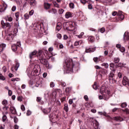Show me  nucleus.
<instances>
[{"mask_svg":"<svg viewBox=\"0 0 129 129\" xmlns=\"http://www.w3.org/2000/svg\"><path fill=\"white\" fill-rule=\"evenodd\" d=\"M63 68L67 73H72L73 72V68L75 70H76L78 68V64H74L72 59L68 58L66 59Z\"/></svg>","mask_w":129,"mask_h":129,"instance_id":"obj_1","label":"nucleus"},{"mask_svg":"<svg viewBox=\"0 0 129 129\" xmlns=\"http://www.w3.org/2000/svg\"><path fill=\"white\" fill-rule=\"evenodd\" d=\"M33 72V73H35L36 75L37 73H39V72H41V68L40 66L38 64L35 65L32 71L29 68L26 71V73H27L28 76H30V75H31V74H32Z\"/></svg>","mask_w":129,"mask_h":129,"instance_id":"obj_2","label":"nucleus"},{"mask_svg":"<svg viewBox=\"0 0 129 129\" xmlns=\"http://www.w3.org/2000/svg\"><path fill=\"white\" fill-rule=\"evenodd\" d=\"M115 71H116V70H112L108 75L109 81L111 84L116 83V81L113 78V77L115 76V75L114 74V73H115Z\"/></svg>","mask_w":129,"mask_h":129,"instance_id":"obj_3","label":"nucleus"},{"mask_svg":"<svg viewBox=\"0 0 129 129\" xmlns=\"http://www.w3.org/2000/svg\"><path fill=\"white\" fill-rule=\"evenodd\" d=\"M1 25L3 29H4L5 30H7V31H10L12 28V25L9 22L5 23V21L4 20L1 21Z\"/></svg>","mask_w":129,"mask_h":129,"instance_id":"obj_4","label":"nucleus"},{"mask_svg":"<svg viewBox=\"0 0 129 129\" xmlns=\"http://www.w3.org/2000/svg\"><path fill=\"white\" fill-rule=\"evenodd\" d=\"M108 73V71L107 70L103 69L99 72V77L100 79H104L105 78V75H107Z\"/></svg>","mask_w":129,"mask_h":129,"instance_id":"obj_5","label":"nucleus"},{"mask_svg":"<svg viewBox=\"0 0 129 129\" xmlns=\"http://www.w3.org/2000/svg\"><path fill=\"white\" fill-rule=\"evenodd\" d=\"M18 47H21V42H18L17 43V44H14L11 46L12 51L13 52H16L18 49Z\"/></svg>","mask_w":129,"mask_h":129,"instance_id":"obj_6","label":"nucleus"},{"mask_svg":"<svg viewBox=\"0 0 129 129\" xmlns=\"http://www.w3.org/2000/svg\"><path fill=\"white\" fill-rule=\"evenodd\" d=\"M107 91H108V90H107V88L105 86H102L101 88L100 92L101 94L104 95V94H106L107 93Z\"/></svg>","mask_w":129,"mask_h":129,"instance_id":"obj_7","label":"nucleus"},{"mask_svg":"<svg viewBox=\"0 0 129 129\" xmlns=\"http://www.w3.org/2000/svg\"><path fill=\"white\" fill-rule=\"evenodd\" d=\"M14 39H15V35L13 34H9L7 37V41L9 42H13Z\"/></svg>","mask_w":129,"mask_h":129,"instance_id":"obj_8","label":"nucleus"},{"mask_svg":"<svg viewBox=\"0 0 129 129\" xmlns=\"http://www.w3.org/2000/svg\"><path fill=\"white\" fill-rule=\"evenodd\" d=\"M110 91H107V93L106 94H104V98L103 99L104 100H108L109 99V98L110 97Z\"/></svg>","mask_w":129,"mask_h":129,"instance_id":"obj_9","label":"nucleus"},{"mask_svg":"<svg viewBox=\"0 0 129 129\" xmlns=\"http://www.w3.org/2000/svg\"><path fill=\"white\" fill-rule=\"evenodd\" d=\"M7 8H8V5H7V4H4L2 6H1L0 13H3V12H5V11L7 10Z\"/></svg>","mask_w":129,"mask_h":129,"instance_id":"obj_10","label":"nucleus"},{"mask_svg":"<svg viewBox=\"0 0 129 129\" xmlns=\"http://www.w3.org/2000/svg\"><path fill=\"white\" fill-rule=\"evenodd\" d=\"M37 53H38V51H37V50H34L33 52H31L29 55L30 58L33 59L34 57L36 56V55H37Z\"/></svg>","mask_w":129,"mask_h":129,"instance_id":"obj_11","label":"nucleus"},{"mask_svg":"<svg viewBox=\"0 0 129 129\" xmlns=\"http://www.w3.org/2000/svg\"><path fill=\"white\" fill-rule=\"evenodd\" d=\"M124 41H129V32H126L123 35Z\"/></svg>","mask_w":129,"mask_h":129,"instance_id":"obj_12","label":"nucleus"},{"mask_svg":"<svg viewBox=\"0 0 129 129\" xmlns=\"http://www.w3.org/2000/svg\"><path fill=\"white\" fill-rule=\"evenodd\" d=\"M93 126H94V128L97 129V128H98V127H99V124L98 122L97 121V120H94L93 121Z\"/></svg>","mask_w":129,"mask_h":129,"instance_id":"obj_13","label":"nucleus"},{"mask_svg":"<svg viewBox=\"0 0 129 129\" xmlns=\"http://www.w3.org/2000/svg\"><path fill=\"white\" fill-rule=\"evenodd\" d=\"M128 81H129V80L127 79V78H126V77H124L123 78L122 83L123 85L125 86V85H127V83L128 82Z\"/></svg>","mask_w":129,"mask_h":129,"instance_id":"obj_14","label":"nucleus"},{"mask_svg":"<svg viewBox=\"0 0 129 129\" xmlns=\"http://www.w3.org/2000/svg\"><path fill=\"white\" fill-rule=\"evenodd\" d=\"M95 51V48H86V53H92V52H94Z\"/></svg>","mask_w":129,"mask_h":129,"instance_id":"obj_15","label":"nucleus"},{"mask_svg":"<svg viewBox=\"0 0 129 129\" xmlns=\"http://www.w3.org/2000/svg\"><path fill=\"white\" fill-rule=\"evenodd\" d=\"M10 112L12 114H16L17 113V110L16 109V108L15 107H13L11 106L10 108Z\"/></svg>","mask_w":129,"mask_h":129,"instance_id":"obj_16","label":"nucleus"},{"mask_svg":"<svg viewBox=\"0 0 129 129\" xmlns=\"http://www.w3.org/2000/svg\"><path fill=\"white\" fill-rule=\"evenodd\" d=\"M117 16L119 19V20H123L124 19V16L122 14L121 11H119L117 13Z\"/></svg>","mask_w":129,"mask_h":129,"instance_id":"obj_17","label":"nucleus"},{"mask_svg":"<svg viewBox=\"0 0 129 129\" xmlns=\"http://www.w3.org/2000/svg\"><path fill=\"white\" fill-rule=\"evenodd\" d=\"M40 62L41 64H43L44 65H46L48 63V60H47L45 58H43V57H41L40 58Z\"/></svg>","mask_w":129,"mask_h":129,"instance_id":"obj_18","label":"nucleus"},{"mask_svg":"<svg viewBox=\"0 0 129 129\" xmlns=\"http://www.w3.org/2000/svg\"><path fill=\"white\" fill-rule=\"evenodd\" d=\"M51 112V108H48L46 109H44L43 110V113H45V114H48V113H49V112Z\"/></svg>","mask_w":129,"mask_h":129,"instance_id":"obj_19","label":"nucleus"},{"mask_svg":"<svg viewBox=\"0 0 129 129\" xmlns=\"http://www.w3.org/2000/svg\"><path fill=\"white\" fill-rule=\"evenodd\" d=\"M61 26H62V24H61V23L58 22L57 23L56 27V31L59 32V31H60V30H61Z\"/></svg>","mask_w":129,"mask_h":129,"instance_id":"obj_20","label":"nucleus"},{"mask_svg":"<svg viewBox=\"0 0 129 129\" xmlns=\"http://www.w3.org/2000/svg\"><path fill=\"white\" fill-rule=\"evenodd\" d=\"M7 46V45L5 43H2L0 44V52H3L4 49L6 48Z\"/></svg>","mask_w":129,"mask_h":129,"instance_id":"obj_21","label":"nucleus"},{"mask_svg":"<svg viewBox=\"0 0 129 129\" xmlns=\"http://www.w3.org/2000/svg\"><path fill=\"white\" fill-rule=\"evenodd\" d=\"M2 108H3V110H4V111H5L4 112V113L5 114H8V109H9V106H4Z\"/></svg>","mask_w":129,"mask_h":129,"instance_id":"obj_22","label":"nucleus"},{"mask_svg":"<svg viewBox=\"0 0 129 129\" xmlns=\"http://www.w3.org/2000/svg\"><path fill=\"white\" fill-rule=\"evenodd\" d=\"M5 112H3V116L2 117V119L3 122H5V121H7L8 120V117H7V115H5Z\"/></svg>","mask_w":129,"mask_h":129,"instance_id":"obj_23","label":"nucleus"},{"mask_svg":"<svg viewBox=\"0 0 129 129\" xmlns=\"http://www.w3.org/2000/svg\"><path fill=\"white\" fill-rule=\"evenodd\" d=\"M50 7H51V4L47 3H44V8L45 10H49L50 9Z\"/></svg>","mask_w":129,"mask_h":129,"instance_id":"obj_24","label":"nucleus"},{"mask_svg":"<svg viewBox=\"0 0 129 129\" xmlns=\"http://www.w3.org/2000/svg\"><path fill=\"white\" fill-rule=\"evenodd\" d=\"M101 66L104 67L105 69H108V67H109V65L107 63V62H104L102 63Z\"/></svg>","mask_w":129,"mask_h":129,"instance_id":"obj_25","label":"nucleus"},{"mask_svg":"<svg viewBox=\"0 0 129 129\" xmlns=\"http://www.w3.org/2000/svg\"><path fill=\"white\" fill-rule=\"evenodd\" d=\"M109 66H110V69L111 71L112 70H115V69H114V63H113V62H111L109 64Z\"/></svg>","mask_w":129,"mask_h":129,"instance_id":"obj_26","label":"nucleus"},{"mask_svg":"<svg viewBox=\"0 0 129 129\" xmlns=\"http://www.w3.org/2000/svg\"><path fill=\"white\" fill-rule=\"evenodd\" d=\"M65 17L66 19H69V18H71L72 17V14H71V13L68 12L66 14Z\"/></svg>","mask_w":129,"mask_h":129,"instance_id":"obj_27","label":"nucleus"},{"mask_svg":"<svg viewBox=\"0 0 129 129\" xmlns=\"http://www.w3.org/2000/svg\"><path fill=\"white\" fill-rule=\"evenodd\" d=\"M37 5V2H36V0H31L30 1V6H36Z\"/></svg>","mask_w":129,"mask_h":129,"instance_id":"obj_28","label":"nucleus"},{"mask_svg":"<svg viewBox=\"0 0 129 129\" xmlns=\"http://www.w3.org/2000/svg\"><path fill=\"white\" fill-rule=\"evenodd\" d=\"M115 120H116V121H122L123 118H121V117H115Z\"/></svg>","mask_w":129,"mask_h":129,"instance_id":"obj_29","label":"nucleus"},{"mask_svg":"<svg viewBox=\"0 0 129 129\" xmlns=\"http://www.w3.org/2000/svg\"><path fill=\"white\" fill-rule=\"evenodd\" d=\"M81 44H82V41L80 40L79 41H76L75 42V46H80V45H81Z\"/></svg>","mask_w":129,"mask_h":129,"instance_id":"obj_30","label":"nucleus"},{"mask_svg":"<svg viewBox=\"0 0 129 129\" xmlns=\"http://www.w3.org/2000/svg\"><path fill=\"white\" fill-rule=\"evenodd\" d=\"M72 88L71 87H67L66 89V93H70L71 92V90Z\"/></svg>","mask_w":129,"mask_h":129,"instance_id":"obj_31","label":"nucleus"},{"mask_svg":"<svg viewBox=\"0 0 129 129\" xmlns=\"http://www.w3.org/2000/svg\"><path fill=\"white\" fill-rule=\"evenodd\" d=\"M48 13L49 14H51V13H52V14H56V13H57V10L56 9H52L51 10L49 11Z\"/></svg>","mask_w":129,"mask_h":129,"instance_id":"obj_32","label":"nucleus"},{"mask_svg":"<svg viewBox=\"0 0 129 129\" xmlns=\"http://www.w3.org/2000/svg\"><path fill=\"white\" fill-rule=\"evenodd\" d=\"M64 109L67 112L68 111V110H69V108H68V104H64Z\"/></svg>","mask_w":129,"mask_h":129,"instance_id":"obj_33","label":"nucleus"},{"mask_svg":"<svg viewBox=\"0 0 129 129\" xmlns=\"http://www.w3.org/2000/svg\"><path fill=\"white\" fill-rule=\"evenodd\" d=\"M45 67L47 68V69H52V65L49 64V62H47L46 64H45Z\"/></svg>","mask_w":129,"mask_h":129,"instance_id":"obj_34","label":"nucleus"},{"mask_svg":"<svg viewBox=\"0 0 129 129\" xmlns=\"http://www.w3.org/2000/svg\"><path fill=\"white\" fill-rule=\"evenodd\" d=\"M19 67H20V63L16 62V65L15 66V69L16 71H18Z\"/></svg>","mask_w":129,"mask_h":129,"instance_id":"obj_35","label":"nucleus"},{"mask_svg":"<svg viewBox=\"0 0 129 129\" xmlns=\"http://www.w3.org/2000/svg\"><path fill=\"white\" fill-rule=\"evenodd\" d=\"M88 40L90 42H94V37L93 36H89Z\"/></svg>","mask_w":129,"mask_h":129,"instance_id":"obj_36","label":"nucleus"},{"mask_svg":"<svg viewBox=\"0 0 129 129\" xmlns=\"http://www.w3.org/2000/svg\"><path fill=\"white\" fill-rule=\"evenodd\" d=\"M16 20V21H19V18L20 17V13L19 12H17L15 14Z\"/></svg>","mask_w":129,"mask_h":129,"instance_id":"obj_37","label":"nucleus"},{"mask_svg":"<svg viewBox=\"0 0 129 129\" xmlns=\"http://www.w3.org/2000/svg\"><path fill=\"white\" fill-rule=\"evenodd\" d=\"M53 6L55 7V8H57L59 9L60 8V6H59V4L56 2V1H53Z\"/></svg>","mask_w":129,"mask_h":129,"instance_id":"obj_38","label":"nucleus"},{"mask_svg":"<svg viewBox=\"0 0 129 129\" xmlns=\"http://www.w3.org/2000/svg\"><path fill=\"white\" fill-rule=\"evenodd\" d=\"M93 88L96 90V89H98V87L97 86V83L95 82L93 86Z\"/></svg>","mask_w":129,"mask_h":129,"instance_id":"obj_39","label":"nucleus"},{"mask_svg":"<svg viewBox=\"0 0 129 129\" xmlns=\"http://www.w3.org/2000/svg\"><path fill=\"white\" fill-rule=\"evenodd\" d=\"M88 2H89V0H80V2L83 5H85V4H86V3H88Z\"/></svg>","mask_w":129,"mask_h":129,"instance_id":"obj_40","label":"nucleus"},{"mask_svg":"<svg viewBox=\"0 0 129 129\" xmlns=\"http://www.w3.org/2000/svg\"><path fill=\"white\" fill-rule=\"evenodd\" d=\"M7 19L8 22H13V18L12 17L8 16Z\"/></svg>","mask_w":129,"mask_h":129,"instance_id":"obj_41","label":"nucleus"},{"mask_svg":"<svg viewBox=\"0 0 129 129\" xmlns=\"http://www.w3.org/2000/svg\"><path fill=\"white\" fill-rule=\"evenodd\" d=\"M42 54H43V52H42V50H39L38 51V56H39V57L40 58L43 57V56L42 55Z\"/></svg>","mask_w":129,"mask_h":129,"instance_id":"obj_42","label":"nucleus"},{"mask_svg":"<svg viewBox=\"0 0 129 129\" xmlns=\"http://www.w3.org/2000/svg\"><path fill=\"white\" fill-rule=\"evenodd\" d=\"M25 20H29V18H30V16H29V14H25L24 16Z\"/></svg>","mask_w":129,"mask_h":129,"instance_id":"obj_43","label":"nucleus"},{"mask_svg":"<svg viewBox=\"0 0 129 129\" xmlns=\"http://www.w3.org/2000/svg\"><path fill=\"white\" fill-rule=\"evenodd\" d=\"M2 104L3 105H4V106H7V104H8V101L7 100H4L3 102H2Z\"/></svg>","mask_w":129,"mask_h":129,"instance_id":"obj_44","label":"nucleus"},{"mask_svg":"<svg viewBox=\"0 0 129 129\" xmlns=\"http://www.w3.org/2000/svg\"><path fill=\"white\" fill-rule=\"evenodd\" d=\"M13 2H16L17 5H21V4L22 3V0H14Z\"/></svg>","mask_w":129,"mask_h":129,"instance_id":"obj_45","label":"nucleus"},{"mask_svg":"<svg viewBox=\"0 0 129 129\" xmlns=\"http://www.w3.org/2000/svg\"><path fill=\"white\" fill-rule=\"evenodd\" d=\"M114 62L115 63H118L119 62V58L118 57L114 58Z\"/></svg>","mask_w":129,"mask_h":129,"instance_id":"obj_46","label":"nucleus"},{"mask_svg":"<svg viewBox=\"0 0 129 129\" xmlns=\"http://www.w3.org/2000/svg\"><path fill=\"white\" fill-rule=\"evenodd\" d=\"M20 80H21L20 79V78H12L11 79V81H13V82H15V81H20Z\"/></svg>","mask_w":129,"mask_h":129,"instance_id":"obj_47","label":"nucleus"},{"mask_svg":"<svg viewBox=\"0 0 129 129\" xmlns=\"http://www.w3.org/2000/svg\"><path fill=\"white\" fill-rule=\"evenodd\" d=\"M93 61L95 62V63H98V61H99V58H98V57H94Z\"/></svg>","mask_w":129,"mask_h":129,"instance_id":"obj_48","label":"nucleus"},{"mask_svg":"<svg viewBox=\"0 0 129 129\" xmlns=\"http://www.w3.org/2000/svg\"><path fill=\"white\" fill-rule=\"evenodd\" d=\"M119 50H120V52H122V53H123V52H124L125 51V48H124V47L121 46L119 48Z\"/></svg>","mask_w":129,"mask_h":129,"instance_id":"obj_49","label":"nucleus"},{"mask_svg":"<svg viewBox=\"0 0 129 129\" xmlns=\"http://www.w3.org/2000/svg\"><path fill=\"white\" fill-rule=\"evenodd\" d=\"M16 10H17V6H13L11 9L12 12H16Z\"/></svg>","mask_w":129,"mask_h":129,"instance_id":"obj_50","label":"nucleus"},{"mask_svg":"<svg viewBox=\"0 0 129 129\" xmlns=\"http://www.w3.org/2000/svg\"><path fill=\"white\" fill-rule=\"evenodd\" d=\"M48 57H49V59H51L52 62H54V61H55V57H54V56H49V55H48Z\"/></svg>","mask_w":129,"mask_h":129,"instance_id":"obj_51","label":"nucleus"},{"mask_svg":"<svg viewBox=\"0 0 129 129\" xmlns=\"http://www.w3.org/2000/svg\"><path fill=\"white\" fill-rule=\"evenodd\" d=\"M127 105V104H126V103H123L121 104V106L123 108H124V107H126Z\"/></svg>","mask_w":129,"mask_h":129,"instance_id":"obj_52","label":"nucleus"},{"mask_svg":"<svg viewBox=\"0 0 129 129\" xmlns=\"http://www.w3.org/2000/svg\"><path fill=\"white\" fill-rule=\"evenodd\" d=\"M0 80H6V78L2 74H0Z\"/></svg>","mask_w":129,"mask_h":129,"instance_id":"obj_53","label":"nucleus"},{"mask_svg":"<svg viewBox=\"0 0 129 129\" xmlns=\"http://www.w3.org/2000/svg\"><path fill=\"white\" fill-rule=\"evenodd\" d=\"M69 6H70V8H71V9H74V4L71 3L69 4Z\"/></svg>","mask_w":129,"mask_h":129,"instance_id":"obj_54","label":"nucleus"},{"mask_svg":"<svg viewBox=\"0 0 129 129\" xmlns=\"http://www.w3.org/2000/svg\"><path fill=\"white\" fill-rule=\"evenodd\" d=\"M100 32L102 33H104V32H105V28L102 27V28L100 29Z\"/></svg>","mask_w":129,"mask_h":129,"instance_id":"obj_55","label":"nucleus"},{"mask_svg":"<svg viewBox=\"0 0 129 129\" xmlns=\"http://www.w3.org/2000/svg\"><path fill=\"white\" fill-rule=\"evenodd\" d=\"M122 111H124V112H125L126 113V114H129V110L128 109H123Z\"/></svg>","mask_w":129,"mask_h":129,"instance_id":"obj_56","label":"nucleus"},{"mask_svg":"<svg viewBox=\"0 0 129 129\" xmlns=\"http://www.w3.org/2000/svg\"><path fill=\"white\" fill-rule=\"evenodd\" d=\"M50 86L51 87V88H53V87H55V83H54L53 82H51L50 84Z\"/></svg>","mask_w":129,"mask_h":129,"instance_id":"obj_57","label":"nucleus"},{"mask_svg":"<svg viewBox=\"0 0 129 129\" xmlns=\"http://www.w3.org/2000/svg\"><path fill=\"white\" fill-rule=\"evenodd\" d=\"M14 121L15 123H17L18 121V118L16 116H15L14 117Z\"/></svg>","mask_w":129,"mask_h":129,"instance_id":"obj_58","label":"nucleus"},{"mask_svg":"<svg viewBox=\"0 0 129 129\" xmlns=\"http://www.w3.org/2000/svg\"><path fill=\"white\" fill-rule=\"evenodd\" d=\"M118 66H119V67H124V66H125V64H123L121 62H120L118 64Z\"/></svg>","mask_w":129,"mask_h":129,"instance_id":"obj_59","label":"nucleus"},{"mask_svg":"<svg viewBox=\"0 0 129 129\" xmlns=\"http://www.w3.org/2000/svg\"><path fill=\"white\" fill-rule=\"evenodd\" d=\"M21 109L22 110V111H25V110H26V108H25V106L24 105H21Z\"/></svg>","mask_w":129,"mask_h":129,"instance_id":"obj_60","label":"nucleus"},{"mask_svg":"<svg viewBox=\"0 0 129 129\" xmlns=\"http://www.w3.org/2000/svg\"><path fill=\"white\" fill-rule=\"evenodd\" d=\"M29 15L30 16H33V15H34V10H31L29 13Z\"/></svg>","mask_w":129,"mask_h":129,"instance_id":"obj_61","label":"nucleus"},{"mask_svg":"<svg viewBox=\"0 0 129 129\" xmlns=\"http://www.w3.org/2000/svg\"><path fill=\"white\" fill-rule=\"evenodd\" d=\"M60 84L63 87H65V86H66V83L64 82H61Z\"/></svg>","mask_w":129,"mask_h":129,"instance_id":"obj_62","label":"nucleus"},{"mask_svg":"<svg viewBox=\"0 0 129 129\" xmlns=\"http://www.w3.org/2000/svg\"><path fill=\"white\" fill-rule=\"evenodd\" d=\"M27 115L29 116V115H31V114H32V112H31V111H30V110H27V112L26 113Z\"/></svg>","mask_w":129,"mask_h":129,"instance_id":"obj_63","label":"nucleus"},{"mask_svg":"<svg viewBox=\"0 0 129 129\" xmlns=\"http://www.w3.org/2000/svg\"><path fill=\"white\" fill-rule=\"evenodd\" d=\"M85 106H86V107H88V108H89V107H90V103H86L85 104Z\"/></svg>","mask_w":129,"mask_h":129,"instance_id":"obj_64","label":"nucleus"}]
</instances>
